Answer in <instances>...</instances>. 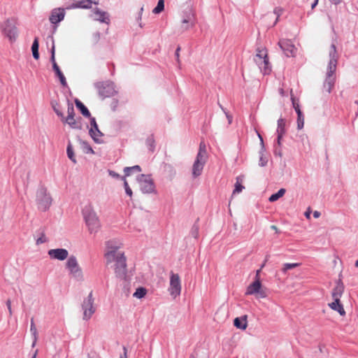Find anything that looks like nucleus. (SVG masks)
I'll list each match as a JSON object with an SVG mask.
<instances>
[{
	"label": "nucleus",
	"instance_id": "26",
	"mask_svg": "<svg viewBox=\"0 0 358 358\" xmlns=\"http://www.w3.org/2000/svg\"><path fill=\"white\" fill-rule=\"evenodd\" d=\"M248 316L246 315H243L241 317H236L234 320V325L237 329L245 330L248 327Z\"/></svg>",
	"mask_w": 358,
	"mask_h": 358
},
{
	"label": "nucleus",
	"instance_id": "11",
	"mask_svg": "<svg viewBox=\"0 0 358 358\" xmlns=\"http://www.w3.org/2000/svg\"><path fill=\"white\" fill-rule=\"evenodd\" d=\"M99 94L103 97H110L115 94L114 84L111 82L99 83L96 85Z\"/></svg>",
	"mask_w": 358,
	"mask_h": 358
},
{
	"label": "nucleus",
	"instance_id": "2",
	"mask_svg": "<svg viewBox=\"0 0 358 358\" xmlns=\"http://www.w3.org/2000/svg\"><path fill=\"white\" fill-rule=\"evenodd\" d=\"M208 160V154L206 151V145L203 141L199 144V148L194 162L192 169V174L194 178L201 175L203 167Z\"/></svg>",
	"mask_w": 358,
	"mask_h": 358
},
{
	"label": "nucleus",
	"instance_id": "20",
	"mask_svg": "<svg viewBox=\"0 0 358 358\" xmlns=\"http://www.w3.org/2000/svg\"><path fill=\"white\" fill-rule=\"evenodd\" d=\"M341 277V275L340 274L339 278L336 282V285L332 290L331 295H332L333 299H341V297L342 296V295L343 294L345 286L343 285V282Z\"/></svg>",
	"mask_w": 358,
	"mask_h": 358
},
{
	"label": "nucleus",
	"instance_id": "35",
	"mask_svg": "<svg viewBox=\"0 0 358 358\" xmlns=\"http://www.w3.org/2000/svg\"><path fill=\"white\" fill-rule=\"evenodd\" d=\"M290 96L293 108H294L296 113H297L299 111H301L300 109L299 101L294 97L292 90H290Z\"/></svg>",
	"mask_w": 358,
	"mask_h": 358
},
{
	"label": "nucleus",
	"instance_id": "45",
	"mask_svg": "<svg viewBox=\"0 0 358 358\" xmlns=\"http://www.w3.org/2000/svg\"><path fill=\"white\" fill-rule=\"evenodd\" d=\"M264 265H265V262L262 265L260 269H259L256 271V275H255V279L260 280L259 274L261 272V269L264 266Z\"/></svg>",
	"mask_w": 358,
	"mask_h": 358
},
{
	"label": "nucleus",
	"instance_id": "57",
	"mask_svg": "<svg viewBox=\"0 0 358 358\" xmlns=\"http://www.w3.org/2000/svg\"><path fill=\"white\" fill-rule=\"evenodd\" d=\"M318 0H315V2L312 5V8H314L315 6L317 4Z\"/></svg>",
	"mask_w": 358,
	"mask_h": 358
},
{
	"label": "nucleus",
	"instance_id": "55",
	"mask_svg": "<svg viewBox=\"0 0 358 358\" xmlns=\"http://www.w3.org/2000/svg\"><path fill=\"white\" fill-rule=\"evenodd\" d=\"M38 350H35V352H34V354H33V355H32L31 358H36V356H37V355H38Z\"/></svg>",
	"mask_w": 358,
	"mask_h": 358
},
{
	"label": "nucleus",
	"instance_id": "12",
	"mask_svg": "<svg viewBox=\"0 0 358 358\" xmlns=\"http://www.w3.org/2000/svg\"><path fill=\"white\" fill-rule=\"evenodd\" d=\"M3 34L13 42L15 41L17 36V29L15 23L10 20L3 22L1 26Z\"/></svg>",
	"mask_w": 358,
	"mask_h": 358
},
{
	"label": "nucleus",
	"instance_id": "48",
	"mask_svg": "<svg viewBox=\"0 0 358 358\" xmlns=\"http://www.w3.org/2000/svg\"><path fill=\"white\" fill-rule=\"evenodd\" d=\"M33 337V342H32V344H31V347L34 348L36 344V342H37V340H38V336H32Z\"/></svg>",
	"mask_w": 358,
	"mask_h": 358
},
{
	"label": "nucleus",
	"instance_id": "24",
	"mask_svg": "<svg viewBox=\"0 0 358 358\" xmlns=\"http://www.w3.org/2000/svg\"><path fill=\"white\" fill-rule=\"evenodd\" d=\"M90 125H91V128L90 130V134L94 141H97L98 137L101 136L102 135V134L101 133V131H99V129L98 128V125L96 124V120L94 117L91 118Z\"/></svg>",
	"mask_w": 358,
	"mask_h": 358
},
{
	"label": "nucleus",
	"instance_id": "34",
	"mask_svg": "<svg viewBox=\"0 0 358 358\" xmlns=\"http://www.w3.org/2000/svg\"><path fill=\"white\" fill-rule=\"evenodd\" d=\"M146 294L147 289L143 287H139L136 289L133 296L137 299H142L146 295Z\"/></svg>",
	"mask_w": 358,
	"mask_h": 358
},
{
	"label": "nucleus",
	"instance_id": "27",
	"mask_svg": "<svg viewBox=\"0 0 358 358\" xmlns=\"http://www.w3.org/2000/svg\"><path fill=\"white\" fill-rule=\"evenodd\" d=\"M244 181V176H238L236 178V182L234 185V189L233 191L232 195H234L236 194L241 193L243 189H245V187L243 185V182Z\"/></svg>",
	"mask_w": 358,
	"mask_h": 358
},
{
	"label": "nucleus",
	"instance_id": "15",
	"mask_svg": "<svg viewBox=\"0 0 358 358\" xmlns=\"http://www.w3.org/2000/svg\"><path fill=\"white\" fill-rule=\"evenodd\" d=\"M141 171V169L138 165H136V166H131V167H125L124 169V176H123L122 178V180H124V187L125 189V192H126L127 194H128L129 196H132V190L129 187V184L125 178L127 176H129L132 173L135 172L136 173H139Z\"/></svg>",
	"mask_w": 358,
	"mask_h": 358
},
{
	"label": "nucleus",
	"instance_id": "29",
	"mask_svg": "<svg viewBox=\"0 0 358 358\" xmlns=\"http://www.w3.org/2000/svg\"><path fill=\"white\" fill-rule=\"evenodd\" d=\"M75 7L87 8H90L92 1L91 0H73Z\"/></svg>",
	"mask_w": 358,
	"mask_h": 358
},
{
	"label": "nucleus",
	"instance_id": "10",
	"mask_svg": "<svg viewBox=\"0 0 358 358\" xmlns=\"http://www.w3.org/2000/svg\"><path fill=\"white\" fill-rule=\"evenodd\" d=\"M169 292L173 298L179 296L181 292V282L180 276L178 274L174 273L172 271L171 272Z\"/></svg>",
	"mask_w": 358,
	"mask_h": 358
},
{
	"label": "nucleus",
	"instance_id": "56",
	"mask_svg": "<svg viewBox=\"0 0 358 358\" xmlns=\"http://www.w3.org/2000/svg\"><path fill=\"white\" fill-rule=\"evenodd\" d=\"M271 229L275 231L276 233L278 232L276 225H271Z\"/></svg>",
	"mask_w": 358,
	"mask_h": 358
},
{
	"label": "nucleus",
	"instance_id": "47",
	"mask_svg": "<svg viewBox=\"0 0 358 358\" xmlns=\"http://www.w3.org/2000/svg\"><path fill=\"white\" fill-rule=\"evenodd\" d=\"M180 47H178V48L176 49V59H177V61L179 63L180 62Z\"/></svg>",
	"mask_w": 358,
	"mask_h": 358
},
{
	"label": "nucleus",
	"instance_id": "21",
	"mask_svg": "<svg viewBox=\"0 0 358 358\" xmlns=\"http://www.w3.org/2000/svg\"><path fill=\"white\" fill-rule=\"evenodd\" d=\"M106 245L108 250L105 254V257L107 258L108 262H111L112 260H114L115 258H116V257L119 255L116 254L118 246L114 245L113 242L110 241H107Z\"/></svg>",
	"mask_w": 358,
	"mask_h": 358
},
{
	"label": "nucleus",
	"instance_id": "58",
	"mask_svg": "<svg viewBox=\"0 0 358 358\" xmlns=\"http://www.w3.org/2000/svg\"><path fill=\"white\" fill-rule=\"evenodd\" d=\"M148 141L150 142V146L152 147V144L153 143V139L152 138H150L148 139Z\"/></svg>",
	"mask_w": 358,
	"mask_h": 358
},
{
	"label": "nucleus",
	"instance_id": "14",
	"mask_svg": "<svg viewBox=\"0 0 358 358\" xmlns=\"http://www.w3.org/2000/svg\"><path fill=\"white\" fill-rule=\"evenodd\" d=\"M82 213L84 220L87 224H94L99 221L96 213L91 204L85 206Z\"/></svg>",
	"mask_w": 358,
	"mask_h": 358
},
{
	"label": "nucleus",
	"instance_id": "40",
	"mask_svg": "<svg viewBox=\"0 0 358 358\" xmlns=\"http://www.w3.org/2000/svg\"><path fill=\"white\" fill-rule=\"evenodd\" d=\"M30 331L32 336H38V331L33 318L31 319Z\"/></svg>",
	"mask_w": 358,
	"mask_h": 358
},
{
	"label": "nucleus",
	"instance_id": "32",
	"mask_svg": "<svg viewBox=\"0 0 358 358\" xmlns=\"http://www.w3.org/2000/svg\"><path fill=\"white\" fill-rule=\"evenodd\" d=\"M76 105L78 108H79L82 113V114L85 117H90V113L88 109L85 107V106L79 100H76Z\"/></svg>",
	"mask_w": 358,
	"mask_h": 358
},
{
	"label": "nucleus",
	"instance_id": "39",
	"mask_svg": "<svg viewBox=\"0 0 358 358\" xmlns=\"http://www.w3.org/2000/svg\"><path fill=\"white\" fill-rule=\"evenodd\" d=\"M164 8V0H159L157 6L152 12L155 14L160 13Z\"/></svg>",
	"mask_w": 358,
	"mask_h": 358
},
{
	"label": "nucleus",
	"instance_id": "49",
	"mask_svg": "<svg viewBox=\"0 0 358 358\" xmlns=\"http://www.w3.org/2000/svg\"><path fill=\"white\" fill-rule=\"evenodd\" d=\"M124 354L122 355H120V358H127V348L124 346L123 347Z\"/></svg>",
	"mask_w": 358,
	"mask_h": 358
},
{
	"label": "nucleus",
	"instance_id": "53",
	"mask_svg": "<svg viewBox=\"0 0 358 358\" xmlns=\"http://www.w3.org/2000/svg\"><path fill=\"white\" fill-rule=\"evenodd\" d=\"M329 1L334 4H338L341 2L342 0H329Z\"/></svg>",
	"mask_w": 358,
	"mask_h": 358
},
{
	"label": "nucleus",
	"instance_id": "60",
	"mask_svg": "<svg viewBox=\"0 0 358 358\" xmlns=\"http://www.w3.org/2000/svg\"><path fill=\"white\" fill-rule=\"evenodd\" d=\"M355 266L358 267V259L355 262Z\"/></svg>",
	"mask_w": 358,
	"mask_h": 358
},
{
	"label": "nucleus",
	"instance_id": "8",
	"mask_svg": "<svg viewBox=\"0 0 358 358\" xmlns=\"http://www.w3.org/2000/svg\"><path fill=\"white\" fill-rule=\"evenodd\" d=\"M94 298L92 296V292H91L87 298H85L81 305L82 310L83 311V319L84 320H90L92 315L95 313L96 308L94 306Z\"/></svg>",
	"mask_w": 358,
	"mask_h": 358
},
{
	"label": "nucleus",
	"instance_id": "33",
	"mask_svg": "<svg viewBox=\"0 0 358 358\" xmlns=\"http://www.w3.org/2000/svg\"><path fill=\"white\" fill-rule=\"evenodd\" d=\"M38 45H38V38H36L33 42L32 46H31L33 57L36 59H38L39 58Z\"/></svg>",
	"mask_w": 358,
	"mask_h": 358
},
{
	"label": "nucleus",
	"instance_id": "38",
	"mask_svg": "<svg viewBox=\"0 0 358 358\" xmlns=\"http://www.w3.org/2000/svg\"><path fill=\"white\" fill-rule=\"evenodd\" d=\"M66 152H67L68 157L73 163H76V157L74 155V152H73V148H72V145H71V143H69V145L67 146Z\"/></svg>",
	"mask_w": 358,
	"mask_h": 358
},
{
	"label": "nucleus",
	"instance_id": "4",
	"mask_svg": "<svg viewBox=\"0 0 358 358\" xmlns=\"http://www.w3.org/2000/svg\"><path fill=\"white\" fill-rule=\"evenodd\" d=\"M113 261H115V273L116 277L127 281V262L124 253L119 254Z\"/></svg>",
	"mask_w": 358,
	"mask_h": 358
},
{
	"label": "nucleus",
	"instance_id": "25",
	"mask_svg": "<svg viewBox=\"0 0 358 358\" xmlns=\"http://www.w3.org/2000/svg\"><path fill=\"white\" fill-rule=\"evenodd\" d=\"M329 306L332 310L337 311L341 316L345 315L346 313L339 299H334V301L329 303Z\"/></svg>",
	"mask_w": 358,
	"mask_h": 358
},
{
	"label": "nucleus",
	"instance_id": "3",
	"mask_svg": "<svg viewBox=\"0 0 358 358\" xmlns=\"http://www.w3.org/2000/svg\"><path fill=\"white\" fill-rule=\"evenodd\" d=\"M36 201L38 208L42 211H45L50 208L52 204V198L48 192L47 188L41 187L37 189Z\"/></svg>",
	"mask_w": 358,
	"mask_h": 358
},
{
	"label": "nucleus",
	"instance_id": "43",
	"mask_svg": "<svg viewBox=\"0 0 358 358\" xmlns=\"http://www.w3.org/2000/svg\"><path fill=\"white\" fill-rule=\"evenodd\" d=\"M108 173L110 176H112L113 178H121L122 177H121L118 173H115V171H108Z\"/></svg>",
	"mask_w": 358,
	"mask_h": 358
},
{
	"label": "nucleus",
	"instance_id": "7",
	"mask_svg": "<svg viewBox=\"0 0 358 358\" xmlns=\"http://www.w3.org/2000/svg\"><path fill=\"white\" fill-rule=\"evenodd\" d=\"M245 294L247 295L257 294L259 298H266L268 296V289L262 287L260 280L255 279L248 287Z\"/></svg>",
	"mask_w": 358,
	"mask_h": 358
},
{
	"label": "nucleus",
	"instance_id": "51",
	"mask_svg": "<svg viewBox=\"0 0 358 358\" xmlns=\"http://www.w3.org/2000/svg\"><path fill=\"white\" fill-rule=\"evenodd\" d=\"M279 93H280V94L282 96H285V90H284L282 88H280V89L279 90Z\"/></svg>",
	"mask_w": 358,
	"mask_h": 358
},
{
	"label": "nucleus",
	"instance_id": "46",
	"mask_svg": "<svg viewBox=\"0 0 358 358\" xmlns=\"http://www.w3.org/2000/svg\"><path fill=\"white\" fill-rule=\"evenodd\" d=\"M6 306H7L8 311H9V315H11L13 312H12V309H11V302H10V300H9V299L7 300Z\"/></svg>",
	"mask_w": 358,
	"mask_h": 358
},
{
	"label": "nucleus",
	"instance_id": "16",
	"mask_svg": "<svg viewBox=\"0 0 358 358\" xmlns=\"http://www.w3.org/2000/svg\"><path fill=\"white\" fill-rule=\"evenodd\" d=\"M50 59L52 63V68H53L54 71L55 72L56 76L59 78L61 84L63 86H66L67 84L66 78L55 61V48L54 45H52V49H51Z\"/></svg>",
	"mask_w": 358,
	"mask_h": 358
},
{
	"label": "nucleus",
	"instance_id": "50",
	"mask_svg": "<svg viewBox=\"0 0 358 358\" xmlns=\"http://www.w3.org/2000/svg\"><path fill=\"white\" fill-rule=\"evenodd\" d=\"M310 208H308L306 212L305 213V216L307 217V218H310Z\"/></svg>",
	"mask_w": 358,
	"mask_h": 358
},
{
	"label": "nucleus",
	"instance_id": "17",
	"mask_svg": "<svg viewBox=\"0 0 358 358\" xmlns=\"http://www.w3.org/2000/svg\"><path fill=\"white\" fill-rule=\"evenodd\" d=\"M48 255L52 259L63 261L69 256V252L64 248L51 249L48 252Z\"/></svg>",
	"mask_w": 358,
	"mask_h": 358
},
{
	"label": "nucleus",
	"instance_id": "1",
	"mask_svg": "<svg viewBox=\"0 0 358 358\" xmlns=\"http://www.w3.org/2000/svg\"><path fill=\"white\" fill-rule=\"evenodd\" d=\"M329 55L330 59L327 66L326 78L322 87V92L327 94L331 93L336 80V70L338 56L334 44L331 45L329 47Z\"/></svg>",
	"mask_w": 358,
	"mask_h": 358
},
{
	"label": "nucleus",
	"instance_id": "61",
	"mask_svg": "<svg viewBox=\"0 0 358 358\" xmlns=\"http://www.w3.org/2000/svg\"><path fill=\"white\" fill-rule=\"evenodd\" d=\"M89 358H90V357H89Z\"/></svg>",
	"mask_w": 358,
	"mask_h": 358
},
{
	"label": "nucleus",
	"instance_id": "18",
	"mask_svg": "<svg viewBox=\"0 0 358 358\" xmlns=\"http://www.w3.org/2000/svg\"><path fill=\"white\" fill-rule=\"evenodd\" d=\"M68 116L62 120L63 122L68 124L73 129H78L80 126L74 118V108L72 104H69L68 106Z\"/></svg>",
	"mask_w": 358,
	"mask_h": 358
},
{
	"label": "nucleus",
	"instance_id": "42",
	"mask_svg": "<svg viewBox=\"0 0 358 358\" xmlns=\"http://www.w3.org/2000/svg\"><path fill=\"white\" fill-rule=\"evenodd\" d=\"M100 225H89L88 231L90 234H96L99 230Z\"/></svg>",
	"mask_w": 358,
	"mask_h": 358
},
{
	"label": "nucleus",
	"instance_id": "54",
	"mask_svg": "<svg viewBox=\"0 0 358 358\" xmlns=\"http://www.w3.org/2000/svg\"><path fill=\"white\" fill-rule=\"evenodd\" d=\"M54 110L57 115L62 117V113L59 110H57L55 108H54Z\"/></svg>",
	"mask_w": 358,
	"mask_h": 358
},
{
	"label": "nucleus",
	"instance_id": "31",
	"mask_svg": "<svg viewBox=\"0 0 358 358\" xmlns=\"http://www.w3.org/2000/svg\"><path fill=\"white\" fill-rule=\"evenodd\" d=\"M285 189L281 188L278 190V192L275 194H272L269 199L268 201L270 202H274L278 200L280 198L282 197L284 194H285Z\"/></svg>",
	"mask_w": 358,
	"mask_h": 358
},
{
	"label": "nucleus",
	"instance_id": "59",
	"mask_svg": "<svg viewBox=\"0 0 358 358\" xmlns=\"http://www.w3.org/2000/svg\"><path fill=\"white\" fill-rule=\"evenodd\" d=\"M280 139L281 138H279V134H278V143L280 145Z\"/></svg>",
	"mask_w": 358,
	"mask_h": 358
},
{
	"label": "nucleus",
	"instance_id": "19",
	"mask_svg": "<svg viewBox=\"0 0 358 358\" xmlns=\"http://www.w3.org/2000/svg\"><path fill=\"white\" fill-rule=\"evenodd\" d=\"M195 16L192 12L189 13L184 18L181 22L180 29L182 31H187L190 28H192L195 24Z\"/></svg>",
	"mask_w": 358,
	"mask_h": 358
},
{
	"label": "nucleus",
	"instance_id": "44",
	"mask_svg": "<svg viewBox=\"0 0 358 358\" xmlns=\"http://www.w3.org/2000/svg\"><path fill=\"white\" fill-rule=\"evenodd\" d=\"M100 38V34L99 32L95 33L93 35V41L94 43H97Z\"/></svg>",
	"mask_w": 358,
	"mask_h": 358
},
{
	"label": "nucleus",
	"instance_id": "41",
	"mask_svg": "<svg viewBox=\"0 0 358 358\" xmlns=\"http://www.w3.org/2000/svg\"><path fill=\"white\" fill-rule=\"evenodd\" d=\"M199 226L193 225L191 229L190 234L194 238H197L198 236H199Z\"/></svg>",
	"mask_w": 358,
	"mask_h": 358
},
{
	"label": "nucleus",
	"instance_id": "13",
	"mask_svg": "<svg viewBox=\"0 0 358 358\" xmlns=\"http://www.w3.org/2000/svg\"><path fill=\"white\" fill-rule=\"evenodd\" d=\"M278 45L287 57H294L296 55L297 48L290 40L281 39L278 42Z\"/></svg>",
	"mask_w": 358,
	"mask_h": 358
},
{
	"label": "nucleus",
	"instance_id": "6",
	"mask_svg": "<svg viewBox=\"0 0 358 358\" xmlns=\"http://www.w3.org/2000/svg\"><path fill=\"white\" fill-rule=\"evenodd\" d=\"M66 268L69 270L70 275L77 280H82L83 275L77 259L75 256H70L66 263Z\"/></svg>",
	"mask_w": 358,
	"mask_h": 358
},
{
	"label": "nucleus",
	"instance_id": "28",
	"mask_svg": "<svg viewBox=\"0 0 358 358\" xmlns=\"http://www.w3.org/2000/svg\"><path fill=\"white\" fill-rule=\"evenodd\" d=\"M35 236H37V238H36V245H40L48 241V239L45 237V229L43 228L36 231Z\"/></svg>",
	"mask_w": 358,
	"mask_h": 358
},
{
	"label": "nucleus",
	"instance_id": "37",
	"mask_svg": "<svg viewBox=\"0 0 358 358\" xmlns=\"http://www.w3.org/2000/svg\"><path fill=\"white\" fill-rule=\"evenodd\" d=\"M299 265H300V264H299V263H285L283 264L282 271L285 273L288 270H291L294 268H296Z\"/></svg>",
	"mask_w": 358,
	"mask_h": 358
},
{
	"label": "nucleus",
	"instance_id": "9",
	"mask_svg": "<svg viewBox=\"0 0 358 358\" xmlns=\"http://www.w3.org/2000/svg\"><path fill=\"white\" fill-rule=\"evenodd\" d=\"M137 180L141 189L143 193L148 194L154 192L155 185L150 176L141 174L138 176Z\"/></svg>",
	"mask_w": 358,
	"mask_h": 358
},
{
	"label": "nucleus",
	"instance_id": "30",
	"mask_svg": "<svg viewBox=\"0 0 358 358\" xmlns=\"http://www.w3.org/2000/svg\"><path fill=\"white\" fill-rule=\"evenodd\" d=\"M285 120L282 118H280L278 120V129L277 132L279 134V138H281L285 133Z\"/></svg>",
	"mask_w": 358,
	"mask_h": 358
},
{
	"label": "nucleus",
	"instance_id": "23",
	"mask_svg": "<svg viewBox=\"0 0 358 358\" xmlns=\"http://www.w3.org/2000/svg\"><path fill=\"white\" fill-rule=\"evenodd\" d=\"M64 10L61 8L55 9L52 10L50 17V21L52 24H57L62 21L64 17Z\"/></svg>",
	"mask_w": 358,
	"mask_h": 358
},
{
	"label": "nucleus",
	"instance_id": "36",
	"mask_svg": "<svg viewBox=\"0 0 358 358\" xmlns=\"http://www.w3.org/2000/svg\"><path fill=\"white\" fill-rule=\"evenodd\" d=\"M296 114H297V127L299 129H301L304 125V115L301 111H299Z\"/></svg>",
	"mask_w": 358,
	"mask_h": 358
},
{
	"label": "nucleus",
	"instance_id": "5",
	"mask_svg": "<svg viewBox=\"0 0 358 358\" xmlns=\"http://www.w3.org/2000/svg\"><path fill=\"white\" fill-rule=\"evenodd\" d=\"M254 60L264 73H269L271 69L269 67L267 50L265 48L257 50Z\"/></svg>",
	"mask_w": 358,
	"mask_h": 358
},
{
	"label": "nucleus",
	"instance_id": "52",
	"mask_svg": "<svg viewBox=\"0 0 358 358\" xmlns=\"http://www.w3.org/2000/svg\"><path fill=\"white\" fill-rule=\"evenodd\" d=\"M320 215V213L317 210L313 213V216L316 218L319 217Z\"/></svg>",
	"mask_w": 358,
	"mask_h": 358
},
{
	"label": "nucleus",
	"instance_id": "22",
	"mask_svg": "<svg viewBox=\"0 0 358 358\" xmlns=\"http://www.w3.org/2000/svg\"><path fill=\"white\" fill-rule=\"evenodd\" d=\"M92 17L94 20L109 24L110 19L107 13L102 11L98 8L95 9L92 14Z\"/></svg>",
	"mask_w": 358,
	"mask_h": 358
}]
</instances>
